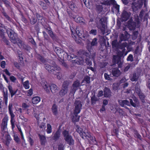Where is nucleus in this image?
Returning a JSON list of instances; mask_svg holds the SVG:
<instances>
[{
    "label": "nucleus",
    "instance_id": "2eb2a0df",
    "mask_svg": "<svg viewBox=\"0 0 150 150\" xmlns=\"http://www.w3.org/2000/svg\"><path fill=\"white\" fill-rule=\"evenodd\" d=\"M28 17L31 24L34 25L37 22V19L35 18V15L33 13H30Z\"/></svg>",
    "mask_w": 150,
    "mask_h": 150
},
{
    "label": "nucleus",
    "instance_id": "9b49d317",
    "mask_svg": "<svg viewBox=\"0 0 150 150\" xmlns=\"http://www.w3.org/2000/svg\"><path fill=\"white\" fill-rule=\"evenodd\" d=\"M131 14L125 10H124L121 15L120 20L122 22L128 20L130 17Z\"/></svg>",
    "mask_w": 150,
    "mask_h": 150
},
{
    "label": "nucleus",
    "instance_id": "680f3d73",
    "mask_svg": "<svg viewBox=\"0 0 150 150\" xmlns=\"http://www.w3.org/2000/svg\"><path fill=\"white\" fill-rule=\"evenodd\" d=\"M23 86L25 89H28L30 88L29 81H27L24 83Z\"/></svg>",
    "mask_w": 150,
    "mask_h": 150
},
{
    "label": "nucleus",
    "instance_id": "423d86ee",
    "mask_svg": "<svg viewBox=\"0 0 150 150\" xmlns=\"http://www.w3.org/2000/svg\"><path fill=\"white\" fill-rule=\"evenodd\" d=\"M6 33L10 39L11 42L14 44H16V39L18 38L17 35L14 31L11 29L6 30Z\"/></svg>",
    "mask_w": 150,
    "mask_h": 150
},
{
    "label": "nucleus",
    "instance_id": "0eeeda50",
    "mask_svg": "<svg viewBox=\"0 0 150 150\" xmlns=\"http://www.w3.org/2000/svg\"><path fill=\"white\" fill-rule=\"evenodd\" d=\"M13 104L12 103H9V105H8V111L10 115L11 120L10 122L11 124V126L12 129H13L15 127V121L14 119L15 117V115L12 111Z\"/></svg>",
    "mask_w": 150,
    "mask_h": 150
},
{
    "label": "nucleus",
    "instance_id": "4c0bfd02",
    "mask_svg": "<svg viewBox=\"0 0 150 150\" xmlns=\"http://www.w3.org/2000/svg\"><path fill=\"white\" fill-rule=\"evenodd\" d=\"M91 52L89 51L87 52L85 50H82L81 51V54L83 56H86V57H90L91 54Z\"/></svg>",
    "mask_w": 150,
    "mask_h": 150
},
{
    "label": "nucleus",
    "instance_id": "a878e982",
    "mask_svg": "<svg viewBox=\"0 0 150 150\" xmlns=\"http://www.w3.org/2000/svg\"><path fill=\"white\" fill-rule=\"evenodd\" d=\"M8 89H9L10 93L11 95V96L12 97L17 92V89H13L11 86L9 85L8 86Z\"/></svg>",
    "mask_w": 150,
    "mask_h": 150
},
{
    "label": "nucleus",
    "instance_id": "7c9ffc66",
    "mask_svg": "<svg viewBox=\"0 0 150 150\" xmlns=\"http://www.w3.org/2000/svg\"><path fill=\"white\" fill-rule=\"evenodd\" d=\"M53 48L54 51L57 55L61 53H63L64 52L62 49L59 47H53Z\"/></svg>",
    "mask_w": 150,
    "mask_h": 150
},
{
    "label": "nucleus",
    "instance_id": "4468645a",
    "mask_svg": "<svg viewBox=\"0 0 150 150\" xmlns=\"http://www.w3.org/2000/svg\"><path fill=\"white\" fill-rule=\"evenodd\" d=\"M136 23L133 21L132 19H130L127 22L128 28L130 30H134L135 29Z\"/></svg>",
    "mask_w": 150,
    "mask_h": 150
},
{
    "label": "nucleus",
    "instance_id": "09e8293b",
    "mask_svg": "<svg viewBox=\"0 0 150 150\" xmlns=\"http://www.w3.org/2000/svg\"><path fill=\"white\" fill-rule=\"evenodd\" d=\"M16 44H17L20 48L24 44V42L18 38L16 39Z\"/></svg>",
    "mask_w": 150,
    "mask_h": 150
},
{
    "label": "nucleus",
    "instance_id": "7ed1b4c3",
    "mask_svg": "<svg viewBox=\"0 0 150 150\" xmlns=\"http://www.w3.org/2000/svg\"><path fill=\"white\" fill-rule=\"evenodd\" d=\"M77 127L76 131L83 139H84L85 138L88 139L92 136L91 135L90 132L88 131L87 130H85L83 131V129L79 126H77Z\"/></svg>",
    "mask_w": 150,
    "mask_h": 150
},
{
    "label": "nucleus",
    "instance_id": "6e6d98bb",
    "mask_svg": "<svg viewBox=\"0 0 150 150\" xmlns=\"http://www.w3.org/2000/svg\"><path fill=\"white\" fill-rule=\"evenodd\" d=\"M84 81H85L86 83H90V77L88 76H86L85 77L84 79L81 82V83H83Z\"/></svg>",
    "mask_w": 150,
    "mask_h": 150
},
{
    "label": "nucleus",
    "instance_id": "473e14b6",
    "mask_svg": "<svg viewBox=\"0 0 150 150\" xmlns=\"http://www.w3.org/2000/svg\"><path fill=\"white\" fill-rule=\"evenodd\" d=\"M68 89H66L62 88V89L59 91V94L61 97H62L65 95L68 91Z\"/></svg>",
    "mask_w": 150,
    "mask_h": 150
},
{
    "label": "nucleus",
    "instance_id": "4d7b16f0",
    "mask_svg": "<svg viewBox=\"0 0 150 150\" xmlns=\"http://www.w3.org/2000/svg\"><path fill=\"white\" fill-rule=\"evenodd\" d=\"M90 57H86L85 60V62L87 65L90 66L92 64L91 61L90 60Z\"/></svg>",
    "mask_w": 150,
    "mask_h": 150
},
{
    "label": "nucleus",
    "instance_id": "39448f33",
    "mask_svg": "<svg viewBox=\"0 0 150 150\" xmlns=\"http://www.w3.org/2000/svg\"><path fill=\"white\" fill-rule=\"evenodd\" d=\"M121 56L118 55L113 56L112 60V63L111 65L115 67L116 64H117L119 68H121L123 63V61L121 59Z\"/></svg>",
    "mask_w": 150,
    "mask_h": 150
},
{
    "label": "nucleus",
    "instance_id": "f257e3e1",
    "mask_svg": "<svg viewBox=\"0 0 150 150\" xmlns=\"http://www.w3.org/2000/svg\"><path fill=\"white\" fill-rule=\"evenodd\" d=\"M96 26L100 30L101 33L104 34L105 33V27L107 25V18L105 17L101 18H96Z\"/></svg>",
    "mask_w": 150,
    "mask_h": 150
},
{
    "label": "nucleus",
    "instance_id": "ea45409f",
    "mask_svg": "<svg viewBox=\"0 0 150 150\" xmlns=\"http://www.w3.org/2000/svg\"><path fill=\"white\" fill-rule=\"evenodd\" d=\"M69 7L72 10L74 11L76 9L77 7L76 5L73 2H70L69 3Z\"/></svg>",
    "mask_w": 150,
    "mask_h": 150
},
{
    "label": "nucleus",
    "instance_id": "20e7f679",
    "mask_svg": "<svg viewBox=\"0 0 150 150\" xmlns=\"http://www.w3.org/2000/svg\"><path fill=\"white\" fill-rule=\"evenodd\" d=\"M62 134L64 137V140L69 145L71 146L74 144V140L73 139L72 137L69 134L68 131L64 130L62 132Z\"/></svg>",
    "mask_w": 150,
    "mask_h": 150
},
{
    "label": "nucleus",
    "instance_id": "6ab92c4d",
    "mask_svg": "<svg viewBox=\"0 0 150 150\" xmlns=\"http://www.w3.org/2000/svg\"><path fill=\"white\" fill-rule=\"evenodd\" d=\"M58 107L57 104L54 103L51 108V110L54 115L56 116L58 114Z\"/></svg>",
    "mask_w": 150,
    "mask_h": 150
},
{
    "label": "nucleus",
    "instance_id": "864d4df0",
    "mask_svg": "<svg viewBox=\"0 0 150 150\" xmlns=\"http://www.w3.org/2000/svg\"><path fill=\"white\" fill-rule=\"evenodd\" d=\"M69 84V83L68 81H64L63 83L62 88L68 89Z\"/></svg>",
    "mask_w": 150,
    "mask_h": 150
},
{
    "label": "nucleus",
    "instance_id": "ddd939ff",
    "mask_svg": "<svg viewBox=\"0 0 150 150\" xmlns=\"http://www.w3.org/2000/svg\"><path fill=\"white\" fill-rule=\"evenodd\" d=\"M8 119L7 117H5L2 120V123L1 124V128L2 131H4L7 128Z\"/></svg>",
    "mask_w": 150,
    "mask_h": 150
},
{
    "label": "nucleus",
    "instance_id": "a19ab883",
    "mask_svg": "<svg viewBox=\"0 0 150 150\" xmlns=\"http://www.w3.org/2000/svg\"><path fill=\"white\" fill-rule=\"evenodd\" d=\"M134 137H137L140 140H142V137L141 135L138 132L137 130L134 129L133 130Z\"/></svg>",
    "mask_w": 150,
    "mask_h": 150
},
{
    "label": "nucleus",
    "instance_id": "de8ad7c7",
    "mask_svg": "<svg viewBox=\"0 0 150 150\" xmlns=\"http://www.w3.org/2000/svg\"><path fill=\"white\" fill-rule=\"evenodd\" d=\"M115 3H116V2L115 0H110L109 1L107 0L105 1L104 4V5H110L111 4H115Z\"/></svg>",
    "mask_w": 150,
    "mask_h": 150
},
{
    "label": "nucleus",
    "instance_id": "0e129e2a",
    "mask_svg": "<svg viewBox=\"0 0 150 150\" xmlns=\"http://www.w3.org/2000/svg\"><path fill=\"white\" fill-rule=\"evenodd\" d=\"M35 15L36 16L37 19L38 21H42L43 19V17L42 16H41L38 13H35Z\"/></svg>",
    "mask_w": 150,
    "mask_h": 150
},
{
    "label": "nucleus",
    "instance_id": "bf43d9fd",
    "mask_svg": "<svg viewBox=\"0 0 150 150\" xmlns=\"http://www.w3.org/2000/svg\"><path fill=\"white\" fill-rule=\"evenodd\" d=\"M28 40L33 45H34L35 46H36V43L34 40L33 39L32 37H28Z\"/></svg>",
    "mask_w": 150,
    "mask_h": 150
},
{
    "label": "nucleus",
    "instance_id": "69168bd1",
    "mask_svg": "<svg viewBox=\"0 0 150 150\" xmlns=\"http://www.w3.org/2000/svg\"><path fill=\"white\" fill-rule=\"evenodd\" d=\"M45 29L47 31L48 34H49L50 36L53 33V32L52 31V30L50 27H49L47 28L45 27Z\"/></svg>",
    "mask_w": 150,
    "mask_h": 150
},
{
    "label": "nucleus",
    "instance_id": "3c124183",
    "mask_svg": "<svg viewBox=\"0 0 150 150\" xmlns=\"http://www.w3.org/2000/svg\"><path fill=\"white\" fill-rule=\"evenodd\" d=\"M21 48H22L28 52H29L31 49V47L28 45H25L24 44L21 46Z\"/></svg>",
    "mask_w": 150,
    "mask_h": 150
},
{
    "label": "nucleus",
    "instance_id": "9d476101",
    "mask_svg": "<svg viewBox=\"0 0 150 150\" xmlns=\"http://www.w3.org/2000/svg\"><path fill=\"white\" fill-rule=\"evenodd\" d=\"M80 85V83L78 80L74 81L71 87L70 93L72 94L75 93L76 90H78Z\"/></svg>",
    "mask_w": 150,
    "mask_h": 150
},
{
    "label": "nucleus",
    "instance_id": "1a4fd4ad",
    "mask_svg": "<svg viewBox=\"0 0 150 150\" xmlns=\"http://www.w3.org/2000/svg\"><path fill=\"white\" fill-rule=\"evenodd\" d=\"M74 105L75 108L74 109V112L76 114H78L80 113L82 107V104L80 100H76Z\"/></svg>",
    "mask_w": 150,
    "mask_h": 150
},
{
    "label": "nucleus",
    "instance_id": "f8f14e48",
    "mask_svg": "<svg viewBox=\"0 0 150 150\" xmlns=\"http://www.w3.org/2000/svg\"><path fill=\"white\" fill-rule=\"evenodd\" d=\"M130 37V35L127 31H125L123 33H120V41H125L128 40Z\"/></svg>",
    "mask_w": 150,
    "mask_h": 150
},
{
    "label": "nucleus",
    "instance_id": "774afa93",
    "mask_svg": "<svg viewBox=\"0 0 150 150\" xmlns=\"http://www.w3.org/2000/svg\"><path fill=\"white\" fill-rule=\"evenodd\" d=\"M90 34H92L93 35H96L97 34V31L96 29H92L89 32Z\"/></svg>",
    "mask_w": 150,
    "mask_h": 150
},
{
    "label": "nucleus",
    "instance_id": "e2e57ef3",
    "mask_svg": "<svg viewBox=\"0 0 150 150\" xmlns=\"http://www.w3.org/2000/svg\"><path fill=\"white\" fill-rule=\"evenodd\" d=\"M97 40L98 39L96 38H95L93 39L92 42L91 43L93 46L97 45L98 44Z\"/></svg>",
    "mask_w": 150,
    "mask_h": 150
},
{
    "label": "nucleus",
    "instance_id": "dca6fc26",
    "mask_svg": "<svg viewBox=\"0 0 150 150\" xmlns=\"http://www.w3.org/2000/svg\"><path fill=\"white\" fill-rule=\"evenodd\" d=\"M72 62L76 63L80 65H84L85 62L83 58L80 57L79 58H76L75 60H72Z\"/></svg>",
    "mask_w": 150,
    "mask_h": 150
},
{
    "label": "nucleus",
    "instance_id": "5701e85b",
    "mask_svg": "<svg viewBox=\"0 0 150 150\" xmlns=\"http://www.w3.org/2000/svg\"><path fill=\"white\" fill-rule=\"evenodd\" d=\"M143 1L142 0H139L137 2L132 3V4L137 9L141 8L143 5Z\"/></svg>",
    "mask_w": 150,
    "mask_h": 150
},
{
    "label": "nucleus",
    "instance_id": "a18cd8bd",
    "mask_svg": "<svg viewBox=\"0 0 150 150\" xmlns=\"http://www.w3.org/2000/svg\"><path fill=\"white\" fill-rule=\"evenodd\" d=\"M90 0H83V3L88 8L90 9L91 5V3H90Z\"/></svg>",
    "mask_w": 150,
    "mask_h": 150
},
{
    "label": "nucleus",
    "instance_id": "338daca9",
    "mask_svg": "<svg viewBox=\"0 0 150 150\" xmlns=\"http://www.w3.org/2000/svg\"><path fill=\"white\" fill-rule=\"evenodd\" d=\"M50 36L53 40L56 41L58 40L57 36L54 33H53Z\"/></svg>",
    "mask_w": 150,
    "mask_h": 150
},
{
    "label": "nucleus",
    "instance_id": "c03bdc74",
    "mask_svg": "<svg viewBox=\"0 0 150 150\" xmlns=\"http://www.w3.org/2000/svg\"><path fill=\"white\" fill-rule=\"evenodd\" d=\"M74 115H75V116H74L72 118V122H78L79 121V118L80 117V116H78V114H76L74 112Z\"/></svg>",
    "mask_w": 150,
    "mask_h": 150
},
{
    "label": "nucleus",
    "instance_id": "49530a36",
    "mask_svg": "<svg viewBox=\"0 0 150 150\" xmlns=\"http://www.w3.org/2000/svg\"><path fill=\"white\" fill-rule=\"evenodd\" d=\"M89 36L88 33L87 31H85V32L83 33V34L81 36L80 38L82 39L83 40L86 39Z\"/></svg>",
    "mask_w": 150,
    "mask_h": 150
},
{
    "label": "nucleus",
    "instance_id": "72a5a7b5",
    "mask_svg": "<svg viewBox=\"0 0 150 150\" xmlns=\"http://www.w3.org/2000/svg\"><path fill=\"white\" fill-rule=\"evenodd\" d=\"M91 103L92 105H95L96 102L98 100V98L96 97L95 94H94L91 97Z\"/></svg>",
    "mask_w": 150,
    "mask_h": 150
},
{
    "label": "nucleus",
    "instance_id": "4be33fe9",
    "mask_svg": "<svg viewBox=\"0 0 150 150\" xmlns=\"http://www.w3.org/2000/svg\"><path fill=\"white\" fill-rule=\"evenodd\" d=\"M118 102L119 103V105L122 107H124L125 105L130 106L129 101L126 100H118Z\"/></svg>",
    "mask_w": 150,
    "mask_h": 150
},
{
    "label": "nucleus",
    "instance_id": "f3484780",
    "mask_svg": "<svg viewBox=\"0 0 150 150\" xmlns=\"http://www.w3.org/2000/svg\"><path fill=\"white\" fill-rule=\"evenodd\" d=\"M54 68L53 69L52 73L55 75L61 74V69L60 67L57 65H54Z\"/></svg>",
    "mask_w": 150,
    "mask_h": 150
},
{
    "label": "nucleus",
    "instance_id": "2f4dec72",
    "mask_svg": "<svg viewBox=\"0 0 150 150\" xmlns=\"http://www.w3.org/2000/svg\"><path fill=\"white\" fill-rule=\"evenodd\" d=\"M112 48H118L119 46V43L117 39H115L112 41Z\"/></svg>",
    "mask_w": 150,
    "mask_h": 150
},
{
    "label": "nucleus",
    "instance_id": "a211bd4d",
    "mask_svg": "<svg viewBox=\"0 0 150 150\" xmlns=\"http://www.w3.org/2000/svg\"><path fill=\"white\" fill-rule=\"evenodd\" d=\"M40 139V142L42 146H45L46 142L47 140L46 137L43 135L38 134V135Z\"/></svg>",
    "mask_w": 150,
    "mask_h": 150
},
{
    "label": "nucleus",
    "instance_id": "f704fd0d",
    "mask_svg": "<svg viewBox=\"0 0 150 150\" xmlns=\"http://www.w3.org/2000/svg\"><path fill=\"white\" fill-rule=\"evenodd\" d=\"M37 58L38 59L40 60L43 64L47 62V61L44 59V57L40 54H37Z\"/></svg>",
    "mask_w": 150,
    "mask_h": 150
},
{
    "label": "nucleus",
    "instance_id": "c756f323",
    "mask_svg": "<svg viewBox=\"0 0 150 150\" xmlns=\"http://www.w3.org/2000/svg\"><path fill=\"white\" fill-rule=\"evenodd\" d=\"M41 100V98L39 96H35L32 98V102L34 104H37Z\"/></svg>",
    "mask_w": 150,
    "mask_h": 150
},
{
    "label": "nucleus",
    "instance_id": "58836bf2",
    "mask_svg": "<svg viewBox=\"0 0 150 150\" xmlns=\"http://www.w3.org/2000/svg\"><path fill=\"white\" fill-rule=\"evenodd\" d=\"M112 73L113 75L119 74H120V71L118 69L117 67H115L112 68Z\"/></svg>",
    "mask_w": 150,
    "mask_h": 150
},
{
    "label": "nucleus",
    "instance_id": "f03ea898",
    "mask_svg": "<svg viewBox=\"0 0 150 150\" xmlns=\"http://www.w3.org/2000/svg\"><path fill=\"white\" fill-rule=\"evenodd\" d=\"M41 85L47 93L50 92V89L52 93L55 94L58 91L57 87L56 85L52 83L49 85L48 83L46 81H42Z\"/></svg>",
    "mask_w": 150,
    "mask_h": 150
},
{
    "label": "nucleus",
    "instance_id": "aec40b11",
    "mask_svg": "<svg viewBox=\"0 0 150 150\" xmlns=\"http://www.w3.org/2000/svg\"><path fill=\"white\" fill-rule=\"evenodd\" d=\"M104 96L105 98H109L112 96V92L110 89L105 87L104 89Z\"/></svg>",
    "mask_w": 150,
    "mask_h": 150
},
{
    "label": "nucleus",
    "instance_id": "8fccbe9b",
    "mask_svg": "<svg viewBox=\"0 0 150 150\" xmlns=\"http://www.w3.org/2000/svg\"><path fill=\"white\" fill-rule=\"evenodd\" d=\"M47 129H46V132L48 134H50L52 132V128L51 125L49 124H47Z\"/></svg>",
    "mask_w": 150,
    "mask_h": 150
},
{
    "label": "nucleus",
    "instance_id": "c9c22d12",
    "mask_svg": "<svg viewBox=\"0 0 150 150\" xmlns=\"http://www.w3.org/2000/svg\"><path fill=\"white\" fill-rule=\"evenodd\" d=\"M96 10L98 13H100L103 10V7L102 5H96Z\"/></svg>",
    "mask_w": 150,
    "mask_h": 150
},
{
    "label": "nucleus",
    "instance_id": "bb28decb",
    "mask_svg": "<svg viewBox=\"0 0 150 150\" xmlns=\"http://www.w3.org/2000/svg\"><path fill=\"white\" fill-rule=\"evenodd\" d=\"M5 138L6 139L5 144L8 146L9 145L10 142L12 140V139L11 138L10 135L8 133L5 134Z\"/></svg>",
    "mask_w": 150,
    "mask_h": 150
},
{
    "label": "nucleus",
    "instance_id": "5fc2aeb1",
    "mask_svg": "<svg viewBox=\"0 0 150 150\" xmlns=\"http://www.w3.org/2000/svg\"><path fill=\"white\" fill-rule=\"evenodd\" d=\"M120 83H113L112 85V89L114 91L117 90L119 87Z\"/></svg>",
    "mask_w": 150,
    "mask_h": 150
},
{
    "label": "nucleus",
    "instance_id": "13d9d810",
    "mask_svg": "<svg viewBox=\"0 0 150 150\" xmlns=\"http://www.w3.org/2000/svg\"><path fill=\"white\" fill-rule=\"evenodd\" d=\"M138 34V31H135L133 32V34L132 35V37L133 40L136 39L137 37Z\"/></svg>",
    "mask_w": 150,
    "mask_h": 150
},
{
    "label": "nucleus",
    "instance_id": "e433bc0d",
    "mask_svg": "<svg viewBox=\"0 0 150 150\" xmlns=\"http://www.w3.org/2000/svg\"><path fill=\"white\" fill-rule=\"evenodd\" d=\"M137 101V99H134L133 100L132 99H129V103L130 106L131 105L132 107H136L137 106L136 103Z\"/></svg>",
    "mask_w": 150,
    "mask_h": 150
},
{
    "label": "nucleus",
    "instance_id": "412c9836",
    "mask_svg": "<svg viewBox=\"0 0 150 150\" xmlns=\"http://www.w3.org/2000/svg\"><path fill=\"white\" fill-rule=\"evenodd\" d=\"M73 18L74 21L77 23H82V24H86L83 21V18L81 17H80L78 16H74Z\"/></svg>",
    "mask_w": 150,
    "mask_h": 150
},
{
    "label": "nucleus",
    "instance_id": "052dcab7",
    "mask_svg": "<svg viewBox=\"0 0 150 150\" xmlns=\"http://www.w3.org/2000/svg\"><path fill=\"white\" fill-rule=\"evenodd\" d=\"M127 45L128 44L126 42H123L122 44L120 45L119 44V46L118 48L121 49H122L124 48L125 47H127Z\"/></svg>",
    "mask_w": 150,
    "mask_h": 150
},
{
    "label": "nucleus",
    "instance_id": "37998d69",
    "mask_svg": "<svg viewBox=\"0 0 150 150\" xmlns=\"http://www.w3.org/2000/svg\"><path fill=\"white\" fill-rule=\"evenodd\" d=\"M139 96V98L142 101V102L144 103L145 102V99L146 98V96L142 93H140L139 94H137Z\"/></svg>",
    "mask_w": 150,
    "mask_h": 150
},
{
    "label": "nucleus",
    "instance_id": "603ef678",
    "mask_svg": "<svg viewBox=\"0 0 150 150\" xmlns=\"http://www.w3.org/2000/svg\"><path fill=\"white\" fill-rule=\"evenodd\" d=\"M92 46L90 42H87L86 44V48L89 52H91V50H93L92 49Z\"/></svg>",
    "mask_w": 150,
    "mask_h": 150
},
{
    "label": "nucleus",
    "instance_id": "6e6552de",
    "mask_svg": "<svg viewBox=\"0 0 150 150\" xmlns=\"http://www.w3.org/2000/svg\"><path fill=\"white\" fill-rule=\"evenodd\" d=\"M0 89L2 92L3 96L4 97V103L6 105H7L8 94L7 89L4 88L2 84L0 83Z\"/></svg>",
    "mask_w": 150,
    "mask_h": 150
},
{
    "label": "nucleus",
    "instance_id": "b1692460",
    "mask_svg": "<svg viewBox=\"0 0 150 150\" xmlns=\"http://www.w3.org/2000/svg\"><path fill=\"white\" fill-rule=\"evenodd\" d=\"M60 130L58 129L56 131V132L54 133L53 137H52V139L54 141H57L58 140L60 137Z\"/></svg>",
    "mask_w": 150,
    "mask_h": 150
},
{
    "label": "nucleus",
    "instance_id": "cd10ccee",
    "mask_svg": "<svg viewBox=\"0 0 150 150\" xmlns=\"http://www.w3.org/2000/svg\"><path fill=\"white\" fill-rule=\"evenodd\" d=\"M106 47V45L105 40L103 38L102 39V41L100 42V45L99 47V50L101 51H103Z\"/></svg>",
    "mask_w": 150,
    "mask_h": 150
},
{
    "label": "nucleus",
    "instance_id": "393cba45",
    "mask_svg": "<svg viewBox=\"0 0 150 150\" xmlns=\"http://www.w3.org/2000/svg\"><path fill=\"white\" fill-rule=\"evenodd\" d=\"M44 67L45 69L47 70L49 73H51L53 71V69L54 68V66H51L47 64V62L43 64Z\"/></svg>",
    "mask_w": 150,
    "mask_h": 150
},
{
    "label": "nucleus",
    "instance_id": "79ce46f5",
    "mask_svg": "<svg viewBox=\"0 0 150 150\" xmlns=\"http://www.w3.org/2000/svg\"><path fill=\"white\" fill-rule=\"evenodd\" d=\"M134 137H137L140 140H142V137L141 135L138 132L137 130L134 129L133 130Z\"/></svg>",
    "mask_w": 150,
    "mask_h": 150
},
{
    "label": "nucleus",
    "instance_id": "c85d7f7f",
    "mask_svg": "<svg viewBox=\"0 0 150 150\" xmlns=\"http://www.w3.org/2000/svg\"><path fill=\"white\" fill-rule=\"evenodd\" d=\"M88 138L90 139L89 143L91 144L98 145V141L96 140L95 137L92 136Z\"/></svg>",
    "mask_w": 150,
    "mask_h": 150
}]
</instances>
